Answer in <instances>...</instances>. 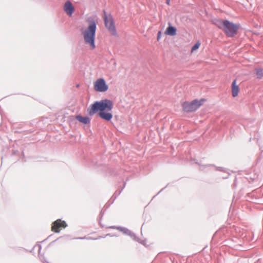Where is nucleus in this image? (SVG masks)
I'll use <instances>...</instances> for the list:
<instances>
[{
	"label": "nucleus",
	"mask_w": 263,
	"mask_h": 263,
	"mask_svg": "<svg viewBox=\"0 0 263 263\" xmlns=\"http://www.w3.org/2000/svg\"><path fill=\"white\" fill-rule=\"evenodd\" d=\"M215 25L221 29L228 37H233L236 35L239 25L234 24L228 20H217L214 23Z\"/></svg>",
	"instance_id": "obj_3"
},
{
	"label": "nucleus",
	"mask_w": 263,
	"mask_h": 263,
	"mask_svg": "<svg viewBox=\"0 0 263 263\" xmlns=\"http://www.w3.org/2000/svg\"><path fill=\"white\" fill-rule=\"evenodd\" d=\"M161 37V31H159L158 32L157 39L158 41H159L160 40Z\"/></svg>",
	"instance_id": "obj_14"
},
{
	"label": "nucleus",
	"mask_w": 263,
	"mask_h": 263,
	"mask_svg": "<svg viewBox=\"0 0 263 263\" xmlns=\"http://www.w3.org/2000/svg\"><path fill=\"white\" fill-rule=\"evenodd\" d=\"M63 9L66 13L69 16H71L74 11V7L70 1H67L65 3Z\"/></svg>",
	"instance_id": "obj_8"
},
{
	"label": "nucleus",
	"mask_w": 263,
	"mask_h": 263,
	"mask_svg": "<svg viewBox=\"0 0 263 263\" xmlns=\"http://www.w3.org/2000/svg\"><path fill=\"white\" fill-rule=\"evenodd\" d=\"M240 88L237 84L236 80H234L232 84V95L233 97L238 96Z\"/></svg>",
	"instance_id": "obj_9"
},
{
	"label": "nucleus",
	"mask_w": 263,
	"mask_h": 263,
	"mask_svg": "<svg viewBox=\"0 0 263 263\" xmlns=\"http://www.w3.org/2000/svg\"><path fill=\"white\" fill-rule=\"evenodd\" d=\"M166 3H167V4H169V1H168V0H167V1Z\"/></svg>",
	"instance_id": "obj_15"
},
{
	"label": "nucleus",
	"mask_w": 263,
	"mask_h": 263,
	"mask_svg": "<svg viewBox=\"0 0 263 263\" xmlns=\"http://www.w3.org/2000/svg\"><path fill=\"white\" fill-rule=\"evenodd\" d=\"M256 74L258 78H261L263 77V70L261 69H257Z\"/></svg>",
	"instance_id": "obj_13"
},
{
	"label": "nucleus",
	"mask_w": 263,
	"mask_h": 263,
	"mask_svg": "<svg viewBox=\"0 0 263 263\" xmlns=\"http://www.w3.org/2000/svg\"><path fill=\"white\" fill-rule=\"evenodd\" d=\"M75 118L80 122L84 124H88L90 122V119L88 117H83L80 115H78L75 117Z\"/></svg>",
	"instance_id": "obj_10"
},
{
	"label": "nucleus",
	"mask_w": 263,
	"mask_h": 263,
	"mask_svg": "<svg viewBox=\"0 0 263 263\" xmlns=\"http://www.w3.org/2000/svg\"><path fill=\"white\" fill-rule=\"evenodd\" d=\"M67 226L65 221L58 219L52 223L51 231L55 233H59L62 229L65 228Z\"/></svg>",
	"instance_id": "obj_7"
},
{
	"label": "nucleus",
	"mask_w": 263,
	"mask_h": 263,
	"mask_svg": "<svg viewBox=\"0 0 263 263\" xmlns=\"http://www.w3.org/2000/svg\"><path fill=\"white\" fill-rule=\"evenodd\" d=\"M105 25L106 27L112 35H116V30L114 22V20L110 15H107L105 13H104V17Z\"/></svg>",
	"instance_id": "obj_5"
},
{
	"label": "nucleus",
	"mask_w": 263,
	"mask_h": 263,
	"mask_svg": "<svg viewBox=\"0 0 263 263\" xmlns=\"http://www.w3.org/2000/svg\"><path fill=\"white\" fill-rule=\"evenodd\" d=\"M200 44V42L199 41H197V43L193 46L191 49V53H193L195 50H197L199 48Z\"/></svg>",
	"instance_id": "obj_12"
},
{
	"label": "nucleus",
	"mask_w": 263,
	"mask_h": 263,
	"mask_svg": "<svg viewBox=\"0 0 263 263\" xmlns=\"http://www.w3.org/2000/svg\"><path fill=\"white\" fill-rule=\"evenodd\" d=\"M176 28L170 25L165 31V34L166 35L174 36L176 34Z\"/></svg>",
	"instance_id": "obj_11"
},
{
	"label": "nucleus",
	"mask_w": 263,
	"mask_h": 263,
	"mask_svg": "<svg viewBox=\"0 0 263 263\" xmlns=\"http://www.w3.org/2000/svg\"><path fill=\"white\" fill-rule=\"evenodd\" d=\"M96 28V22L94 21H90L88 27L82 32L84 43L90 50H93L96 48L95 40Z\"/></svg>",
	"instance_id": "obj_2"
},
{
	"label": "nucleus",
	"mask_w": 263,
	"mask_h": 263,
	"mask_svg": "<svg viewBox=\"0 0 263 263\" xmlns=\"http://www.w3.org/2000/svg\"><path fill=\"white\" fill-rule=\"evenodd\" d=\"M94 89L97 91L105 92L108 90V86L104 79L100 78L95 82Z\"/></svg>",
	"instance_id": "obj_6"
},
{
	"label": "nucleus",
	"mask_w": 263,
	"mask_h": 263,
	"mask_svg": "<svg viewBox=\"0 0 263 263\" xmlns=\"http://www.w3.org/2000/svg\"><path fill=\"white\" fill-rule=\"evenodd\" d=\"M206 101L205 99H195L192 102H184L182 104L183 111L190 112L196 111Z\"/></svg>",
	"instance_id": "obj_4"
},
{
	"label": "nucleus",
	"mask_w": 263,
	"mask_h": 263,
	"mask_svg": "<svg viewBox=\"0 0 263 263\" xmlns=\"http://www.w3.org/2000/svg\"><path fill=\"white\" fill-rule=\"evenodd\" d=\"M112 102L108 99H104L92 104L88 109V112L90 116H92L99 112V116L101 118L108 121L112 118Z\"/></svg>",
	"instance_id": "obj_1"
}]
</instances>
